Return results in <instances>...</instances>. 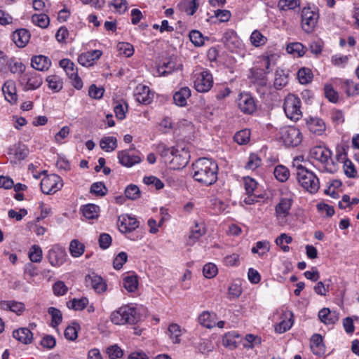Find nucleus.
Wrapping results in <instances>:
<instances>
[{
    "label": "nucleus",
    "mask_w": 359,
    "mask_h": 359,
    "mask_svg": "<svg viewBox=\"0 0 359 359\" xmlns=\"http://www.w3.org/2000/svg\"><path fill=\"white\" fill-rule=\"evenodd\" d=\"M193 170L194 180L206 186L212 185L217 180V164L210 158L198 159L193 164Z\"/></svg>",
    "instance_id": "f257e3e1"
},
{
    "label": "nucleus",
    "mask_w": 359,
    "mask_h": 359,
    "mask_svg": "<svg viewBox=\"0 0 359 359\" xmlns=\"http://www.w3.org/2000/svg\"><path fill=\"white\" fill-rule=\"evenodd\" d=\"M110 319L115 325H135L140 320L141 316L135 308L125 305L114 311Z\"/></svg>",
    "instance_id": "f03ea898"
},
{
    "label": "nucleus",
    "mask_w": 359,
    "mask_h": 359,
    "mask_svg": "<svg viewBox=\"0 0 359 359\" xmlns=\"http://www.w3.org/2000/svg\"><path fill=\"white\" fill-rule=\"evenodd\" d=\"M297 176L299 183L304 189L311 194L317 192L320 183L313 172L299 165L297 167Z\"/></svg>",
    "instance_id": "7ed1b4c3"
},
{
    "label": "nucleus",
    "mask_w": 359,
    "mask_h": 359,
    "mask_svg": "<svg viewBox=\"0 0 359 359\" xmlns=\"http://www.w3.org/2000/svg\"><path fill=\"white\" fill-rule=\"evenodd\" d=\"M311 158L321 163L325 170L333 172L334 169L332 167L334 163L332 159V151L327 147L316 146L310 150Z\"/></svg>",
    "instance_id": "20e7f679"
},
{
    "label": "nucleus",
    "mask_w": 359,
    "mask_h": 359,
    "mask_svg": "<svg viewBox=\"0 0 359 359\" xmlns=\"http://www.w3.org/2000/svg\"><path fill=\"white\" fill-rule=\"evenodd\" d=\"M283 109L287 118L297 121L302 117L301 101L294 95H289L285 99Z\"/></svg>",
    "instance_id": "39448f33"
},
{
    "label": "nucleus",
    "mask_w": 359,
    "mask_h": 359,
    "mask_svg": "<svg viewBox=\"0 0 359 359\" xmlns=\"http://www.w3.org/2000/svg\"><path fill=\"white\" fill-rule=\"evenodd\" d=\"M280 140L287 147H297L302 142V133L294 127H285L280 129Z\"/></svg>",
    "instance_id": "423d86ee"
},
{
    "label": "nucleus",
    "mask_w": 359,
    "mask_h": 359,
    "mask_svg": "<svg viewBox=\"0 0 359 359\" xmlns=\"http://www.w3.org/2000/svg\"><path fill=\"white\" fill-rule=\"evenodd\" d=\"M41 189L43 194L55 193L62 187V180L57 175L53 174L44 177L41 181Z\"/></svg>",
    "instance_id": "0eeeda50"
},
{
    "label": "nucleus",
    "mask_w": 359,
    "mask_h": 359,
    "mask_svg": "<svg viewBox=\"0 0 359 359\" xmlns=\"http://www.w3.org/2000/svg\"><path fill=\"white\" fill-rule=\"evenodd\" d=\"M293 200L291 198H281L275 208V215L281 225L287 222V217L290 214Z\"/></svg>",
    "instance_id": "6e6552de"
},
{
    "label": "nucleus",
    "mask_w": 359,
    "mask_h": 359,
    "mask_svg": "<svg viewBox=\"0 0 359 359\" xmlns=\"http://www.w3.org/2000/svg\"><path fill=\"white\" fill-rule=\"evenodd\" d=\"M318 15L311 11L309 8H304L302 11V27L307 33L313 31L316 25Z\"/></svg>",
    "instance_id": "1a4fd4ad"
},
{
    "label": "nucleus",
    "mask_w": 359,
    "mask_h": 359,
    "mask_svg": "<svg viewBox=\"0 0 359 359\" xmlns=\"http://www.w3.org/2000/svg\"><path fill=\"white\" fill-rule=\"evenodd\" d=\"M212 74L208 71L202 72L194 82V87L198 92L206 93L212 87Z\"/></svg>",
    "instance_id": "9d476101"
},
{
    "label": "nucleus",
    "mask_w": 359,
    "mask_h": 359,
    "mask_svg": "<svg viewBox=\"0 0 359 359\" xmlns=\"http://www.w3.org/2000/svg\"><path fill=\"white\" fill-rule=\"evenodd\" d=\"M189 158V155L187 151L184 149L180 151L176 148H173L172 149V158L170 160V163L173 165L174 169H180L187 165Z\"/></svg>",
    "instance_id": "9b49d317"
},
{
    "label": "nucleus",
    "mask_w": 359,
    "mask_h": 359,
    "mask_svg": "<svg viewBox=\"0 0 359 359\" xmlns=\"http://www.w3.org/2000/svg\"><path fill=\"white\" fill-rule=\"evenodd\" d=\"M139 226V222L130 215H121L118 219V227L121 233L131 232Z\"/></svg>",
    "instance_id": "f8f14e48"
},
{
    "label": "nucleus",
    "mask_w": 359,
    "mask_h": 359,
    "mask_svg": "<svg viewBox=\"0 0 359 359\" xmlns=\"http://www.w3.org/2000/svg\"><path fill=\"white\" fill-rule=\"evenodd\" d=\"M66 252L64 248L59 245L53 246L48 254V259L50 264L53 266L62 265L65 261Z\"/></svg>",
    "instance_id": "ddd939ff"
},
{
    "label": "nucleus",
    "mask_w": 359,
    "mask_h": 359,
    "mask_svg": "<svg viewBox=\"0 0 359 359\" xmlns=\"http://www.w3.org/2000/svg\"><path fill=\"white\" fill-rule=\"evenodd\" d=\"M85 283L87 287H91L97 293H101L107 290V284L100 276L94 273L87 275L85 277Z\"/></svg>",
    "instance_id": "4468645a"
},
{
    "label": "nucleus",
    "mask_w": 359,
    "mask_h": 359,
    "mask_svg": "<svg viewBox=\"0 0 359 359\" xmlns=\"http://www.w3.org/2000/svg\"><path fill=\"white\" fill-rule=\"evenodd\" d=\"M250 74L252 82L259 88L258 91H260L262 88L266 87L267 84V74L264 71V69L259 67L252 68L250 69Z\"/></svg>",
    "instance_id": "2eb2a0df"
},
{
    "label": "nucleus",
    "mask_w": 359,
    "mask_h": 359,
    "mask_svg": "<svg viewBox=\"0 0 359 359\" xmlns=\"http://www.w3.org/2000/svg\"><path fill=\"white\" fill-rule=\"evenodd\" d=\"M102 54V53L100 50L83 53L79 56L78 62L84 67L91 66L95 60L101 57Z\"/></svg>",
    "instance_id": "dca6fc26"
},
{
    "label": "nucleus",
    "mask_w": 359,
    "mask_h": 359,
    "mask_svg": "<svg viewBox=\"0 0 359 359\" xmlns=\"http://www.w3.org/2000/svg\"><path fill=\"white\" fill-rule=\"evenodd\" d=\"M240 109L248 114H252L256 110V104L253 97L249 95H242L238 101Z\"/></svg>",
    "instance_id": "f3484780"
},
{
    "label": "nucleus",
    "mask_w": 359,
    "mask_h": 359,
    "mask_svg": "<svg viewBox=\"0 0 359 359\" xmlns=\"http://www.w3.org/2000/svg\"><path fill=\"white\" fill-rule=\"evenodd\" d=\"M30 34L26 29H16L12 34V40L19 48L25 47L29 42Z\"/></svg>",
    "instance_id": "a211bd4d"
},
{
    "label": "nucleus",
    "mask_w": 359,
    "mask_h": 359,
    "mask_svg": "<svg viewBox=\"0 0 359 359\" xmlns=\"http://www.w3.org/2000/svg\"><path fill=\"white\" fill-rule=\"evenodd\" d=\"M318 318L325 325H334L339 320V314L328 308H323L318 312Z\"/></svg>",
    "instance_id": "6ab92c4d"
},
{
    "label": "nucleus",
    "mask_w": 359,
    "mask_h": 359,
    "mask_svg": "<svg viewBox=\"0 0 359 359\" xmlns=\"http://www.w3.org/2000/svg\"><path fill=\"white\" fill-rule=\"evenodd\" d=\"M135 96L138 102L147 104L151 101L153 95L151 94L150 89L148 86H140L137 87Z\"/></svg>",
    "instance_id": "aec40b11"
},
{
    "label": "nucleus",
    "mask_w": 359,
    "mask_h": 359,
    "mask_svg": "<svg viewBox=\"0 0 359 359\" xmlns=\"http://www.w3.org/2000/svg\"><path fill=\"white\" fill-rule=\"evenodd\" d=\"M310 347L313 353L316 355H322L325 353V346L320 334H315L311 337Z\"/></svg>",
    "instance_id": "412c9836"
},
{
    "label": "nucleus",
    "mask_w": 359,
    "mask_h": 359,
    "mask_svg": "<svg viewBox=\"0 0 359 359\" xmlns=\"http://www.w3.org/2000/svg\"><path fill=\"white\" fill-rule=\"evenodd\" d=\"M31 65L36 70L45 71L49 69L51 62L48 57L41 55L33 57Z\"/></svg>",
    "instance_id": "4be33fe9"
},
{
    "label": "nucleus",
    "mask_w": 359,
    "mask_h": 359,
    "mask_svg": "<svg viewBox=\"0 0 359 359\" xmlns=\"http://www.w3.org/2000/svg\"><path fill=\"white\" fill-rule=\"evenodd\" d=\"M222 41L227 48L231 50L239 44L237 34L233 30H228L224 32Z\"/></svg>",
    "instance_id": "5701e85b"
},
{
    "label": "nucleus",
    "mask_w": 359,
    "mask_h": 359,
    "mask_svg": "<svg viewBox=\"0 0 359 359\" xmlns=\"http://www.w3.org/2000/svg\"><path fill=\"white\" fill-rule=\"evenodd\" d=\"M191 96V90L188 87L181 88L173 95V100L176 105L184 107L187 104V100Z\"/></svg>",
    "instance_id": "b1692460"
},
{
    "label": "nucleus",
    "mask_w": 359,
    "mask_h": 359,
    "mask_svg": "<svg viewBox=\"0 0 359 359\" xmlns=\"http://www.w3.org/2000/svg\"><path fill=\"white\" fill-rule=\"evenodd\" d=\"M2 91L6 100L10 103L17 100V94L15 83L12 81H7L2 87Z\"/></svg>",
    "instance_id": "393cba45"
},
{
    "label": "nucleus",
    "mask_w": 359,
    "mask_h": 359,
    "mask_svg": "<svg viewBox=\"0 0 359 359\" xmlns=\"http://www.w3.org/2000/svg\"><path fill=\"white\" fill-rule=\"evenodd\" d=\"M119 163L127 167H131L135 163L140 162V158L137 156H131L128 151H121L118 154Z\"/></svg>",
    "instance_id": "a878e982"
},
{
    "label": "nucleus",
    "mask_w": 359,
    "mask_h": 359,
    "mask_svg": "<svg viewBox=\"0 0 359 359\" xmlns=\"http://www.w3.org/2000/svg\"><path fill=\"white\" fill-rule=\"evenodd\" d=\"M27 80V89H36L41 86L43 80L41 76L36 72H32L25 75Z\"/></svg>",
    "instance_id": "bb28decb"
},
{
    "label": "nucleus",
    "mask_w": 359,
    "mask_h": 359,
    "mask_svg": "<svg viewBox=\"0 0 359 359\" xmlns=\"http://www.w3.org/2000/svg\"><path fill=\"white\" fill-rule=\"evenodd\" d=\"M179 68L175 59L170 58L166 62H163L157 67V73L159 76H167Z\"/></svg>",
    "instance_id": "cd10ccee"
},
{
    "label": "nucleus",
    "mask_w": 359,
    "mask_h": 359,
    "mask_svg": "<svg viewBox=\"0 0 359 359\" xmlns=\"http://www.w3.org/2000/svg\"><path fill=\"white\" fill-rule=\"evenodd\" d=\"M13 337L19 341L25 344H27L31 343L33 338V334L32 332L27 328H20L13 331Z\"/></svg>",
    "instance_id": "c85d7f7f"
},
{
    "label": "nucleus",
    "mask_w": 359,
    "mask_h": 359,
    "mask_svg": "<svg viewBox=\"0 0 359 359\" xmlns=\"http://www.w3.org/2000/svg\"><path fill=\"white\" fill-rule=\"evenodd\" d=\"M306 123L309 130L315 134H321L325 129L323 121L318 118H309L307 119Z\"/></svg>",
    "instance_id": "c756f323"
},
{
    "label": "nucleus",
    "mask_w": 359,
    "mask_h": 359,
    "mask_svg": "<svg viewBox=\"0 0 359 359\" xmlns=\"http://www.w3.org/2000/svg\"><path fill=\"white\" fill-rule=\"evenodd\" d=\"M205 233V228L202 224H195V226L191 229L187 241L189 245H194L198 239Z\"/></svg>",
    "instance_id": "7c9ffc66"
},
{
    "label": "nucleus",
    "mask_w": 359,
    "mask_h": 359,
    "mask_svg": "<svg viewBox=\"0 0 359 359\" xmlns=\"http://www.w3.org/2000/svg\"><path fill=\"white\" fill-rule=\"evenodd\" d=\"M85 251L84 245L79 240L74 239L71 241L69 245V252L74 257H79L81 256Z\"/></svg>",
    "instance_id": "2f4dec72"
},
{
    "label": "nucleus",
    "mask_w": 359,
    "mask_h": 359,
    "mask_svg": "<svg viewBox=\"0 0 359 359\" xmlns=\"http://www.w3.org/2000/svg\"><path fill=\"white\" fill-rule=\"evenodd\" d=\"M100 147L107 152L114 151L117 147L116 138L114 137H104L100 140Z\"/></svg>",
    "instance_id": "473e14b6"
},
{
    "label": "nucleus",
    "mask_w": 359,
    "mask_h": 359,
    "mask_svg": "<svg viewBox=\"0 0 359 359\" xmlns=\"http://www.w3.org/2000/svg\"><path fill=\"white\" fill-rule=\"evenodd\" d=\"M88 304V299L86 297H82L81 299L74 298L67 302V306L75 311H81L86 308Z\"/></svg>",
    "instance_id": "72a5a7b5"
},
{
    "label": "nucleus",
    "mask_w": 359,
    "mask_h": 359,
    "mask_svg": "<svg viewBox=\"0 0 359 359\" xmlns=\"http://www.w3.org/2000/svg\"><path fill=\"white\" fill-rule=\"evenodd\" d=\"M100 208L95 204L84 205L82 210L83 216L88 219H93L98 217Z\"/></svg>",
    "instance_id": "f704fd0d"
},
{
    "label": "nucleus",
    "mask_w": 359,
    "mask_h": 359,
    "mask_svg": "<svg viewBox=\"0 0 359 359\" xmlns=\"http://www.w3.org/2000/svg\"><path fill=\"white\" fill-rule=\"evenodd\" d=\"M60 66L66 72L69 77L76 76L78 74L74 64L69 59H62L60 61Z\"/></svg>",
    "instance_id": "c9c22d12"
},
{
    "label": "nucleus",
    "mask_w": 359,
    "mask_h": 359,
    "mask_svg": "<svg viewBox=\"0 0 359 359\" xmlns=\"http://www.w3.org/2000/svg\"><path fill=\"white\" fill-rule=\"evenodd\" d=\"M313 73L309 68H301L297 72V77L302 84H308L311 82Z\"/></svg>",
    "instance_id": "e433bc0d"
},
{
    "label": "nucleus",
    "mask_w": 359,
    "mask_h": 359,
    "mask_svg": "<svg viewBox=\"0 0 359 359\" xmlns=\"http://www.w3.org/2000/svg\"><path fill=\"white\" fill-rule=\"evenodd\" d=\"M287 76L283 70H276L275 72L274 87L276 89H281L287 83Z\"/></svg>",
    "instance_id": "4c0bfd02"
},
{
    "label": "nucleus",
    "mask_w": 359,
    "mask_h": 359,
    "mask_svg": "<svg viewBox=\"0 0 359 359\" xmlns=\"http://www.w3.org/2000/svg\"><path fill=\"white\" fill-rule=\"evenodd\" d=\"M276 60V55L275 54H271L270 55L264 57L263 59L259 62V67H264V71L268 74L271 70L272 66L275 65V62Z\"/></svg>",
    "instance_id": "58836bf2"
},
{
    "label": "nucleus",
    "mask_w": 359,
    "mask_h": 359,
    "mask_svg": "<svg viewBox=\"0 0 359 359\" xmlns=\"http://www.w3.org/2000/svg\"><path fill=\"white\" fill-rule=\"evenodd\" d=\"M273 174L278 181L284 182L289 178L290 171L285 166L278 165L275 168Z\"/></svg>",
    "instance_id": "ea45409f"
},
{
    "label": "nucleus",
    "mask_w": 359,
    "mask_h": 359,
    "mask_svg": "<svg viewBox=\"0 0 359 359\" xmlns=\"http://www.w3.org/2000/svg\"><path fill=\"white\" fill-rule=\"evenodd\" d=\"M286 50L290 54H297L301 57L305 54L306 48L301 43L295 42L288 44Z\"/></svg>",
    "instance_id": "a19ab883"
},
{
    "label": "nucleus",
    "mask_w": 359,
    "mask_h": 359,
    "mask_svg": "<svg viewBox=\"0 0 359 359\" xmlns=\"http://www.w3.org/2000/svg\"><path fill=\"white\" fill-rule=\"evenodd\" d=\"M238 337L239 335L236 332H228L223 337L222 344L230 349H233L237 346L235 339Z\"/></svg>",
    "instance_id": "79ce46f5"
},
{
    "label": "nucleus",
    "mask_w": 359,
    "mask_h": 359,
    "mask_svg": "<svg viewBox=\"0 0 359 359\" xmlns=\"http://www.w3.org/2000/svg\"><path fill=\"white\" fill-rule=\"evenodd\" d=\"M168 331L173 343L179 344L180 342V337L182 335V330L180 325L176 323H172L169 325Z\"/></svg>",
    "instance_id": "37998d69"
},
{
    "label": "nucleus",
    "mask_w": 359,
    "mask_h": 359,
    "mask_svg": "<svg viewBox=\"0 0 359 359\" xmlns=\"http://www.w3.org/2000/svg\"><path fill=\"white\" fill-rule=\"evenodd\" d=\"M198 322L207 328H212L216 325L215 321L212 319V315L208 311H204L199 316Z\"/></svg>",
    "instance_id": "c03bdc74"
},
{
    "label": "nucleus",
    "mask_w": 359,
    "mask_h": 359,
    "mask_svg": "<svg viewBox=\"0 0 359 359\" xmlns=\"http://www.w3.org/2000/svg\"><path fill=\"white\" fill-rule=\"evenodd\" d=\"M32 21L41 28H46L50 22L49 18L46 14H34L32 17Z\"/></svg>",
    "instance_id": "a18cd8bd"
},
{
    "label": "nucleus",
    "mask_w": 359,
    "mask_h": 359,
    "mask_svg": "<svg viewBox=\"0 0 359 359\" xmlns=\"http://www.w3.org/2000/svg\"><path fill=\"white\" fill-rule=\"evenodd\" d=\"M344 88L348 96L359 95V83H355L351 80H346L344 82Z\"/></svg>",
    "instance_id": "49530a36"
},
{
    "label": "nucleus",
    "mask_w": 359,
    "mask_h": 359,
    "mask_svg": "<svg viewBox=\"0 0 359 359\" xmlns=\"http://www.w3.org/2000/svg\"><path fill=\"white\" fill-rule=\"evenodd\" d=\"M123 287L128 292H134L137 288L138 280L136 276H128L123 279Z\"/></svg>",
    "instance_id": "de8ad7c7"
},
{
    "label": "nucleus",
    "mask_w": 359,
    "mask_h": 359,
    "mask_svg": "<svg viewBox=\"0 0 359 359\" xmlns=\"http://www.w3.org/2000/svg\"><path fill=\"white\" fill-rule=\"evenodd\" d=\"M250 136V130L244 129L237 132L233 136V140L238 144H245L249 142Z\"/></svg>",
    "instance_id": "09e8293b"
},
{
    "label": "nucleus",
    "mask_w": 359,
    "mask_h": 359,
    "mask_svg": "<svg viewBox=\"0 0 359 359\" xmlns=\"http://www.w3.org/2000/svg\"><path fill=\"white\" fill-rule=\"evenodd\" d=\"M90 192L97 196L102 197L107 194V189L104 183L98 182L92 184Z\"/></svg>",
    "instance_id": "8fccbe9b"
},
{
    "label": "nucleus",
    "mask_w": 359,
    "mask_h": 359,
    "mask_svg": "<svg viewBox=\"0 0 359 359\" xmlns=\"http://www.w3.org/2000/svg\"><path fill=\"white\" fill-rule=\"evenodd\" d=\"M48 313L51 316L52 321L51 326L56 327L60 325L62 320V316L61 311L54 307H50L48 310Z\"/></svg>",
    "instance_id": "3c124183"
},
{
    "label": "nucleus",
    "mask_w": 359,
    "mask_h": 359,
    "mask_svg": "<svg viewBox=\"0 0 359 359\" xmlns=\"http://www.w3.org/2000/svg\"><path fill=\"white\" fill-rule=\"evenodd\" d=\"M190 41L195 46H201L204 44L205 38L198 30H191L189 34Z\"/></svg>",
    "instance_id": "603ef678"
},
{
    "label": "nucleus",
    "mask_w": 359,
    "mask_h": 359,
    "mask_svg": "<svg viewBox=\"0 0 359 359\" xmlns=\"http://www.w3.org/2000/svg\"><path fill=\"white\" fill-rule=\"evenodd\" d=\"M29 257L32 262H40L42 259V250L37 245H34L29 252Z\"/></svg>",
    "instance_id": "864d4df0"
},
{
    "label": "nucleus",
    "mask_w": 359,
    "mask_h": 359,
    "mask_svg": "<svg viewBox=\"0 0 359 359\" xmlns=\"http://www.w3.org/2000/svg\"><path fill=\"white\" fill-rule=\"evenodd\" d=\"M106 353L109 359H117L123 356V352L116 344L111 345L107 348Z\"/></svg>",
    "instance_id": "5fc2aeb1"
},
{
    "label": "nucleus",
    "mask_w": 359,
    "mask_h": 359,
    "mask_svg": "<svg viewBox=\"0 0 359 359\" xmlns=\"http://www.w3.org/2000/svg\"><path fill=\"white\" fill-rule=\"evenodd\" d=\"M261 158L257 154H251L245 167L246 169L255 170L261 165Z\"/></svg>",
    "instance_id": "6e6d98bb"
},
{
    "label": "nucleus",
    "mask_w": 359,
    "mask_h": 359,
    "mask_svg": "<svg viewBox=\"0 0 359 359\" xmlns=\"http://www.w3.org/2000/svg\"><path fill=\"white\" fill-rule=\"evenodd\" d=\"M299 6V0H279L278 6L280 10H292Z\"/></svg>",
    "instance_id": "4d7b16f0"
},
{
    "label": "nucleus",
    "mask_w": 359,
    "mask_h": 359,
    "mask_svg": "<svg viewBox=\"0 0 359 359\" xmlns=\"http://www.w3.org/2000/svg\"><path fill=\"white\" fill-rule=\"evenodd\" d=\"M292 241V238L291 236H288L286 233H281L276 239V243L277 245L280 246L281 249L284 252H287L289 250V247L287 245H284L283 243H286L287 244L290 243Z\"/></svg>",
    "instance_id": "13d9d810"
},
{
    "label": "nucleus",
    "mask_w": 359,
    "mask_h": 359,
    "mask_svg": "<svg viewBox=\"0 0 359 359\" xmlns=\"http://www.w3.org/2000/svg\"><path fill=\"white\" fill-rule=\"evenodd\" d=\"M48 87L55 92L60 91L62 88V83L57 76H50L46 79Z\"/></svg>",
    "instance_id": "bf43d9fd"
},
{
    "label": "nucleus",
    "mask_w": 359,
    "mask_h": 359,
    "mask_svg": "<svg viewBox=\"0 0 359 359\" xmlns=\"http://www.w3.org/2000/svg\"><path fill=\"white\" fill-rule=\"evenodd\" d=\"M125 195L129 199L135 200L140 198V191L137 186L130 184L126 187L125 190Z\"/></svg>",
    "instance_id": "052dcab7"
},
{
    "label": "nucleus",
    "mask_w": 359,
    "mask_h": 359,
    "mask_svg": "<svg viewBox=\"0 0 359 359\" xmlns=\"http://www.w3.org/2000/svg\"><path fill=\"white\" fill-rule=\"evenodd\" d=\"M250 41L255 46H260L266 42V38L259 31H254L250 36Z\"/></svg>",
    "instance_id": "680f3d73"
},
{
    "label": "nucleus",
    "mask_w": 359,
    "mask_h": 359,
    "mask_svg": "<svg viewBox=\"0 0 359 359\" xmlns=\"http://www.w3.org/2000/svg\"><path fill=\"white\" fill-rule=\"evenodd\" d=\"M53 290L56 296H62L67 292L68 287L64 282L58 280L53 285Z\"/></svg>",
    "instance_id": "e2e57ef3"
},
{
    "label": "nucleus",
    "mask_w": 359,
    "mask_h": 359,
    "mask_svg": "<svg viewBox=\"0 0 359 359\" xmlns=\"http://www.w3.org/2000/svg\"><path fill=\"white\" fill-rule=\"evenodd\" d=\"M325 97L332 102L338 101V94L330 84H326L324 87Z\"/></svg>",
    "instance_id": "0e129e2a"
},
{
    "label": "nucleus",
    "mask_w": 359,
    "mask_h": 359,
    "mask_svg": "<svg viewBox=\"0 0 359 359\" xmlns=\"http://www.w3.org/2000/svg\"><path fill=\"white\" fill-rule=\"evenodd\" d=\"M128 255L126 252H121L118 254L113 262V266L115 269L119 270L123 267V265L126 262Z\"/></svg>",
    "instance_id": "69168bd1"
},
{
    "label": "nucleus",
    "mask_w": 359,
    "mask_h": 359,
    "mask_svg": "<svg viewBox=\"0 0 359 359\" xmlns=\"http://www.w3.org/2000/svg\"><path fill=\"white\" fill-rule=\"evenodd\" d=\"M143 182L146 184L154 185L157 190H160L164 187V184L158 178L154 176L144 177Z\"/></svg>",
    "instance_id": "338daca9"
},
{
    "label": "nucleus",
    "mask_w": 359,
    "mask_h": 359,
    "mask_svg": "<svg viewBox=\"0 0 359 359\" xmlns=\"http://www.w3.org/2000/svg\"><path fill=\"white\" fill-rule=\"evenodd\" d=\"M203 272L205 277L207 278H212L216 276L217 273V268L214 264L208 263L203 266Z\"/></svg>",
    "instance_id": "774afa93"
}]
</instances>
